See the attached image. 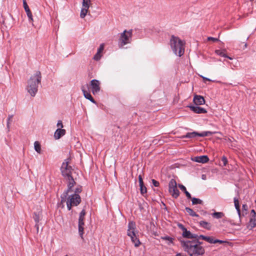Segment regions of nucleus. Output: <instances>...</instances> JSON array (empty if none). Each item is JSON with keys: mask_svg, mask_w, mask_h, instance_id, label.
Returning a JSON list of instances; mask_svg holds the SVG:
<instances>
[{"mask_svg": "<svg viewBox=\"0 0 256 256\" xmlns=\"http://www.w3.org/2000/svg\"><path fill=\"white\" fill-rule=\"evenodd\" d=\"M180 243L184 250L190 256H198L204 252V248L196 240H180Z\"/></svg>", "mask_w": 256, "mask_h": 256, "instance_id": "obj_1", "label": "nucleus"}, {"mask_svg": "<svg viewBox=\"0 0 256 256\" xmlns=\"http://www.w3.org/2000/svg\"><path fill=\"white\" fill-rule=\"evenodd\" d=\"M42 75L40 71H36L28 81L27 92L32 96H34L38 90V86L41 82Z\"/></svg>", "mask_w": 256, "mask_h": 256, "instance_id": "obj_2", "label": "nucleus"}, {"mask_svg": "<svg viewBox=\"0 0 256 256\" xmlns=\"http://www.w3.org/2000/svg\"><path fill=\"white\" fill-rule=\"evenodd\" d=\"M184 42L179 38L172 36L170 40V44L174 52L177 56H181L184 52Z\"/></svg>", "mask_w": 256, "mask_h": 256, "instance_id": "obj_3", "label": "nucleus"}, {"mask_svg": "<svg viewBox=\"0 0 256 256\" xmlns=\"http://www.w3.org/2000/svg\"><path fill=\"white\" fill-rule=\"evenodd\" d=\"M136 229V223L132 221H130L128 224L127 234L130 238L132 242L134 244V246L136 247H138L140 244V242L136 236L135 232Z\"/></svg>", "mask_w": 256, "mask_h": 256, "instance_id": "obj_4", "label": "nucleus"}, {"mask_svg": "<svg viewBox=\"0 0 256 256\" xmlns=\"http://www.w3.org/2000/svg\"><path fill=\"white\" fill-rule=\"evenodd\" d=\"M132 36V30H124L122 33L120 34V38L118 40V44L120 48L130 43Z\"/></svg>", "mask_w": 256, "mask_h": 256, "instance_id": "obj_5", "label": "nucleus"}, {"mask_svg": "<svg viewBox=\"0 0 256 256\" xmlns=\"http://www.w3.org/2000/svg\"><path fill=\"white\" fill-rule=\"evenodd\" d=\"M168 192L171 196L176 198L180 195V192L177 188V184L176 181L172 179L168 184Z\"/></svg>", "mask_w": 256, "mask_h": 256, "instance_id": "obj_6", "label": "nucleus"}, {"mask_svg": "<svg viewBox=\"0 0 256 256\" xmlns=\"http://www.w3.org/2000/svg\"><path fill=\"white\" fill-rule=\"evenodd\" d=\"M72 168L70 166H68V162H64L61 166V172L62 176L66 178L72 177Z\"/></svg>", "mask_w": 256, "mask_h": 256, "instance_id": "obj_7", "label": "nucleus"}, {"mask_svg": "<svg viewBox=\"0 0 256 256\" xmlns=\"http://www.w3.org/2000/svg\"><path fill=\"white\" fill-rule=\"evenodd\" d=\"M212 134V133L210 132H204L202 133H198L197 132H194L187 133L186 135L182 136L181 138H194L197 136L204 137L210 136Z\"/></svg>", "mask_w": 256, "mask_h": 256, "instance_id": "obj_8", "label": "nucleus"}, {"mask_svg": "<svg viewBox=\"0 0 256 256\" xmlns=\"http://www.w3.org/2000/svg\"><path fill=\"white\" fill-rule=\"evenodd\" d=\"M90 4V0H82V8L80 14L81 18H84L86 15Z\"/></svg>", "mask_w": 256, "mask_h": 256, "instance_id": "obj_9", "label": "nucleus"}, {"mask_svg": "<svg viewBox=\"0 0 256 256\" xmlns=\"http://www.w3.org/2000/svg\"><path fill=\"white\" fill-rule=\"evenodd\" d=\"M67 201L71 203L73 206H77L80 204L81 198L79 194H74L68 196Z\"/></svg>", "mask_w": 256, "mask_h": 256, "instance_id": "obj_10", "label": "nucleus"}, {"mask_svg": "<svg viewBox=\"0 0 256 256\" xmlns=\"http://www.w3.org/2000/svg\"><path fill=\"white\" fill-rule=\"evenodd\" d=\"M90 86L94 94H97L100 90V82L96 80H92L90 81Z\"/></svg>", "mask_w": 256, "mask_h": 256, "instance_id": "obj_11", "label": "nucleus"}, {"mask_svg": "<svg viewBox=\"0 0 256 256\" xmlns=\"http://www.w3.org/2000/svg\"><path fill=\"white\" fill-rule=\"evenodd\" d=\"M256 226V212L254 210H251L250 218L248 225L250 229H252Z\"/></svg>", "mask_w": 256, "mask_h": 256, "instance_id": "obj_12", "label": "nucleus"}, {"mask_svg": "<svg viewBox=\"0 0 256 256\" xmlns=\"http://www.w3.org/2000/svg\"><path fill=\"white\" fill-rule=\"evenodd\" d=\"M88 84L86 86H84L82 87V90L84 94V95L86 99L89 100L90 102H92L94 104H96V101L91 96L89 92H87L86 90V88H88Z\"/></svg>", "mask_w": 256, "mask_h": 256, "instance_id": "obj_13", "label": "nucleus"}, {"mask_svg": "<svg viewBox=\"0 0 256 256\" xmlns=\"http://www.w3.org/2000/svg\"><path fill=\"white\" fill-rule=\"evenodd\" d=\"M193 161L200 163H206L209 160V158L206 156H196L192 159Z\"/></svg>", "mask_w": 256, "mask_h": 256, "instance_id": "obj_14", "label": "nucleus"}, {"mask_svg": "<svg viewBox=\"0 0 256 256\" xmlns=\"http://www.w3.org/2000/svg\"><path fill=\"white\" fill-rule=\"evenodd\" d=\"M66 133L64 129L58 128L54 134V138L56 140L60 139L62 136H64Z\"/></svg>", "mask_w": 256, "mask_h": 256, "instance_id": "obj_15", "label": "nucleus"}, {"mask_svg": "<svg viewBox=\"0 0 256 256\" xmlns=\"http://www.w3.org/2000/svg\"><path fill=\"white\" fill-rule=\"evenodd\" d=\"M189 107L192 112L196 114H205L206 112L205 108L198 106H190Z\"/></svg>", "mask_w": 256, "mask_h": 256, "instance_id": "obj_16", "label": "nucleus"}, {"mask_svg": "<svg viewBox=\"0 0 256 256\" xmlns=\"http://www.w3.org/2000/svg\"><path fill=\"white\" fill-rule=\"evenodd\" d=\"M194 102L196 105L198 106L204 104L205 100L202 96H196L194 98Z\"/></svg>", "mask_w": 256, "mask_h": 256, "instance_id": "obj_17", "label": "nucleus"}, {"mask_svg": "<svg viewBox=\"0 0 256 256\" xmlns=\"http://www.w3.org/2000/svg\"><path fill=\"white\" fill-rule=\"evenodd\" d=\"M68 178V188L66 192H72V188L74 186L76 182L72 176L70 177V178Z\"/></svg>", "mask_w": 256, "mask_h": 256, "instance_id": "obj_18", "label": "nucleus"}, {"mask_svg": "<svg viewBox=\"0 0 256 256\" xmlns=\"http://www.w3.org/2000/svg\"><path fill=\"white\" fill-rule=\"evenodd\" d=\"M182 236L184 238H196L198 236L196 234H192L190 231L187 230L185 228H183Z\"/></svg>", "mask_w": 256, "mask_h": 256, "instance_id": "obj_19", "label": "nucleus"}, {"mask_svg": "<svg viewBox=\"0 0 256 256\" xmlns=\"http://www.w3.org/2000/svg\"><path fill=\"white\" fill-rule=\"evenodd\" d=\"M41 214H42L41 211H38L37 212H34V221L36 222V226L37 227V230H38V224L40 220Z\"/></svg>", "mask_w": 256, "mask_h": 256, "instance_id": "obj_20", "label": "nucleus"}, {"mask_svg": "<svg viewBox=\"0 0 256 256\" xmlns=\"http://www.w3.org/2000/svg\"><path fill=\"white\" fill-rule=\"evenodd\" d=\"M199 224L202 228L208 230H210L212 228V224L204 220L200 222Z\"/></svg>", "mask_w": 256, "mask_h": 256, "instance_id": "obj_21", "label": "nucleus"}, {"mask_svg": "<svg viewBox=\"0 0 256 256\" xmlns=\"http://www.w3.org/2000/svg\"><path fill=\"white\" fill-rule=\"evenodd\" d=\"M234 206L236 208V211L239 216V217L240 218L241 214H240V206L239 204V201H238V198H234Z\"/></svg>", "mask_w": 256, "mask_h": 256, "instance_id": "obj_22", "label": "nucleus"}, {"mask_svg": "<svg viewBox=\"0 0 256 256\" xmlns=\"http://www.w3.org/2000/svg\"><path fill=\"white\" fill-rule=\"evenodd\" d=\"M200 238L206 240L210 244H214V239L212 236H206L202 235L200 236Z\"/></svg>", "mask_w": 256, "mask_h": 256, "instance_id": "obj_23", "label": "nucleus"}, {"mask_svg": "<svg viewBox=\"0 0 256 256\" xmlns=\"http://www.w3.org/2000/svg\"><path fill=\"white\" fill-rule=\"evenodd\" d=\"M68 194V192H64L63 193V194L61 196V200L59 204L60 206H62V207L64 208V206L63 204L64 202H66V197H67Z\"/></svg>", "mask_w": 256, "mask_h": 256, "instance_id": "obj_24", "label": "nucleus"}, {"mask_svg": "<svg viewBox=\"0 0 256 256\" xmlns=\"http://www.w3.org/2000/svg\"><path fill=\"white\" fill-rule=\"evenodd\" d=\"M84 224H78V234L82 239H84L83 234H84Z\"/></svg>", "mask_w": 256, "mask_h": 256, "instance_id": "obj_25", "label": "nucleus"}, {"mask_svg": "<svg viewBox=\"0 0 256 256\" xmlns=\"http://www.w3.org/2000/svg\"><path fill=\"white\" fill-rule=\"evenodd\" d=\"M178 187L182 192H184L188 198H191L190 194L187 191L186 188L184 185L179 184Z\"/></svg>", "mask_w": 256, "mask_h": 256, "instance_id": "obj_26", "label": "nucleus"}, {"mask_svg": "<svg viewBox=\"0 0 256 256\" xmlns=\"http://www.w3.org/2000/svg\"><path fill=\"white\" fill-rule=\"evenodd\" d=\"M86 215V212L84 210H82L78 218V224H84V220Z\"/></svg>", "mask_w": 256, "mask_h": 256, "instance_id": "obj_27", "label": "nucleus"}, {"mask_svg": "<svg viewBox=\"0 0 256 256\" xmlns=\"http://www.w3.org/2000/svg\"><path fill=\"white\" fill-rule=\"evenodd\" d=\"M216 53L218 55V56H222V57H224V58H228V59L230 60H232V58H231V57H230L228 56L224 52V51H222V50H216L215 51Z\"/></svg>", "mask_w": 256, "mask_h": 256, "instance_id": "obj_28", "label": "nucleus"}, {"mask_svg": "<svg viewBox=\"0 0 256 256\" xmlns=\"http://www.w3.org/2000/svg\"><path fill=\"white\" fill-rule=\"evenodd\" d=\"M34 148L35 150L38 154H40L42 152L41 146L38 141H36L34 142Z\"/></svg>", "mask_w": 256, "mask_h": 256, "instance_id": "obj_29", "label": "nucleus"}, {"mask_svg": "<svg viewBox=\"0 0 256 256\" xmlns=\"http://www.w3.org/2000/svg\"><path fill=\"white\" fill-rule=\"evenodd\" d=\"M186 212L192 216H196L198 217V215L197 214L196 212H194L192 208L186 207Z\"/></svg>", "mask_w": 256, "mask_h": 256, "instance_id": "obj_30", "label": "nucleus"}, {"mask_svg": "<svg viewBox=\"0 0 256 256\" xmlns=\"http://www.w3.org/2000/svg\"><path fill=\"white\" fill-rule=\"evenodd\" d=\"M191 199H192V204L193 205L198 204H202L203 203L202 200H200L199 198L191 197Z\"/></svg>", "mask_w": 256, "mask_h": 256, "instance_id": "obj_31", "label": "nucleus"}, {"mask_svg": "<svg viewBox=\"0 0 256 256\" xmlns=\"http://www.w3.org/2000/svg\"><path fill=\"white\" fill-rule=\"evenodd\" d=\"M212 216L216 218H220L224 216V214L222 212H214L212 214Z\"/></svg>", "mask_w": 256, "mask_h": 256, "instance_id": "obj_32", "label": "nucleus"}, {"mask_svg": "<svg viewBox=\"0 0 256 256\" xmlns=\"http://www.w3.org/2000/svg\"><path fill=\"white\" fill-rule=\"evenodd\" d=\"M12 118H13V115H12H12H8V119H7L6 126H7V128L8 130L10 129V124H11V123L12 122Z\"/></svg>", "mask_w": 256, "mask_h": 256, "instance_id": "obj_33", "label": "nucleus"}, {"mask_svg": "<svg viewBox=\"0 0 256 256\" xmlns=\"http://www.w3.org/2000/svg\"><path fill=\"white\" fill-rule=\"evenodd\" d=\"M162 239L164 240H168V244H172V243L173 242V238L170 237V236H163V237H162Z\"/></svg>", "mask_w": 256, "mask_h": 256, "instance_id": "obj_34", "label": "nucleus"}, {"mask_svg": "<svg viewBox=\"0 0 256 256\" xmlns=\"http://www.w3.org/2000/svg\"><path fill=\"white\" fill-rule=\"evenodd\" d=\"M140 192L142 194H146L147 192L146 187L144 186V184L140 185Z\"/></svg>", "mask_w": 256, "mask_h": 256, "instance_id": "obj_35", "label": "nucleus"}, {"mask_svg": "<svg viewBox=\"0 0 256 256\" xmlns=\"http://www.w3.org/2000/svg\"><path fill=\"white\" fill-rule=\"evenodd\" d=\"M23 5H24V10H25L26 12H28V11H29L30 10L29 8H28V5L27 4V3H26V0H24V4H23Z\"/></svg>", "mask_w": 256, "mask_h": 256, "instance_id": "obj_36", "label": "nucleus"}, {"mask_svg": "<svg viewBox=\"0 0 256 256\" xmlns=\"http://www.w3.org/2000/svg\"><path fill=\"white\" fill-rule=\"evenodd\" d=\"M101 54L100 53H98V52L94 56V59L96 60H98L101 58Z\"/></svg>", "mask_w": 256, "mask_h": 256, "instance_id": "obj_37", "label": "nucleus"}, {"mask_svg": "<svg viewBox=\"0 0 256 256\" xmlns=\"http://www.w3.org/2000/svg\"><path fill=\"white\" fill-rule=\"evenodd\" d=\"M222 162L223 163V166H226L228 164L227 158L225 156H223L222 158Z\"/></svg>", "mask_w": 256, "mask_h": 256, "instance_id": "obj_38", "label": "nucleus"}, {"mask_svg": "<svg viewBox=\"0 0 256 256\" xmlns=\"http://www.w3.org/2000/svg\"><path fill=\"white\" fill-rule=\"evenodd\" d=\"M104 50V44H100L99 48H98L97 52L98 53H101V52H102Z\"/></svg>", "mask_w": 256, "mask_h": 256, "instance_id": "obj_39", "label": "nucleus"}, {"mask_svg": "<svg viewBox=\"0 0 256 256\" xmlns=\"http://www.w3.org/2000/svg\"><path fill=\"white\" fill-rule=\"evenodd\" d=\"M82 190V189L81 186L78 187L74 190V194H78L79 193L81 192Z\"/></svg>", "mask_w": 256, "mask_h": 256, "instance_id": "obj_40", "label": "nucleus"}, {"mask_svg": "<svg viewBox=\"0 0 256 256\" xmlns=\"http://www.w3.org/2000/svg\"><path fill=\"white\" fill-rule=\"evenodd\" d=\"M26 12V14H27L28 18H29V19L30 20H32V14L30 10L29 11Z\"/></svg>", "mask_w": 256, "mask_h": 256, "instance_id": "obj_41", "label": "nucleus"}, {"mask_svg": "<svg viewBox=\"0 0 256 256\" xmlns=\"http://www.w3.org/2000/svg\"><path fill=\"white\" fill-rule=\"evenodd\" d=\"M56 126H57L58 128H63V126H64L62 122V120H58V123H57Z\"/></svg>", "mask_w": 256, "mask_h": 256, "instance_id": "obj_42", "label": "nucleus"}, {"mask_svg": "<svg viewBox=\"0 0 256 256\" xmlns=\"http://www.w3.org/2000/svg\"><path fill=\"white\" fill-rule=\"evenodd\" d=\"M208 41L212 40L214 42H216L218 41V39L210 36V37L208 38Z\"/></svg>", "mask_w": 256, "mask_h": 256, "instance_id": "obj_43", "label": "nucleus"}, {"mask_svg": "<svg viewBox=\"0 0 256 256\" xmlns=\"http://www.w3.org/2000/svg\"><path fill=\"white\" fill-rule=\"evenodd\" d=\"M152 183L154 184V186H156V187L158 186H159V184H160L158 182V181H156V180H154V179L152 180Z\"/></svg>", "mask_w": 256, "mask_h": 256, "instance_id": "obj_44", "label": "nucleus"}, {"mask_svg": "<svg viewBox=\"0 0 256 256\" xmlns=\"http://www.w3.org/2000/svg\"><path fill=\"white\" fill-rule=\"evenodd\" d=\"M66 206H67L68 209L69 210H70L72 209V206H73L72 204H71V203H70L69 202H68L67 200H66Z\"/></svg>", "mask_w": 256, "mask_h": 256, "instance_id": "obj_45", "label": "nucleus"}, {"mask_svg": "<svg viewBox=\"0 0 256 256\" xmlns=\"http://www.w3.org/2000/svg\"><path fill=\"white\" fill-rule=\"evenodd\" d=\"M224 242H226V241H224V240H215L214 239V244L219 243L220 244H224Z\"/></svg>", "mask_w": 256, "mask_h": 256, "instance_id": "obj_46", "label": "nucleus"}, {"mask_svg": "<svg viewBox=\"0 0 256 256\" xmlns=\"http://www.w3.org/2000/svg\"><path fill=\"white\" fill-rule=\"evenodd\" d=\"M138 180H139L140 185H142L144 184L142 178V176L141 175H139V176H138Z\"/></svg>", "mask_w": 256, "mask_h": 256, "instance_id": "obj_47", "label": "nucleus"}, {"mask_svg": "<svg viewBox=\"0 0 256 256\" xmlns=\"http://www.w3.org/2000/svg\"><path fill=\"white\" fill-rule=\"evenodd\" d=\"M202 78L203 80H204V82H205L206 80L207 81H210V82H214L213 80H210V78H206L204 76H202Z\"/></svg>", "mask_w": 256, "mask_h": 256, "instance_id": "obj_48", "label": "nucleus"}, {"mask_svg": "<svg viewBox=\"0 0 256 256\" xmlns=\"http://www.w3.org/2000/svg\"><path fill=\"white\" fill-rule=\"evenodd\" d=\"M242 210H245V211H247L248 210V206L246 204H242Z\"/></svg>", "mask_w": 256, "mask_h": 256, "instance_id": "obj_49", "label": "nucleus"}, {"mask_svg": "<svg viewBox=\"0 0 256 256\" xmlns=\"http://www.w3.org/2000/svg\"><path fill=\"white\" fill-rule=\"evenodd\" d=\"M246 46H247V44H244V48H246Z\"/></svg>", "mask_w": 256, "mask_h": 256, "instance_id": "obj_50", "label": "nucleus"}, {"mask_svg": "<svg viewBox=\"0 0 256 256\" xmlns=\"http://www.w3.org/2000/svg\"><path fill=\"white\" fill-rule=\"evenodd\" d=\"M225 84L228 85V84H227V83H226V84Z\"/></svg>", "mask_w": 256, "mask_h": 256, "instance_id": "obj_51", "label": "nucleus"}, {"mask_svg": "<svg viewBox=\"0 0 256 256\" xmlns=\"http://www.w3.org/2000/svg\"><path fill=\"white\" fill-rule=\"evenodd\" d=\"M202 176H203L202 179H204V175H202Z\"/></svg>", "mask_w": 256, "mask_h": 256, "instance_id": "obj_52", "label": "nucleus"}, {"mask_svg": "<svg viewBox=\"0 0 256 256\" xmlns=\"http://www.w3.org/2000/svg\"><path fill=\"white\" fill-rule=\"evenodd\" d=\"M202 176H203L202 179H204V175H202Z\"/></svg>", "mask_w": 256, "mask_h": 256, "instance_id": "obj_53", "label": "nucleus"}, {"mask_svg": "<svg viewBox=\"0 0 256 256\" xmlns=\"http://www.w3.org/2000/svg\"><path fill=\"white\" fill-rule=\"evenodd\" d=\"M202 176H203L202 179H204V175H202Z\"/></svg>", "mask_w": 256, "mask_h": 256, "instance_id": "obj_54", "label": "nucleus"}, {"mask_svg": "<svg viewBox=\"0 0 256 256\" xmlns=\"http://www.w3.org/2000/svg\"><path fill=\"white\" fill-rule=\"evenodd\" d=\"M68 256V255H66V256Z\"/></svg>", "mask_w": 256, "mask_h": 256, "instance_id": "obj_55", "label": "nucleus"}, {"mask_svg": "<svg viewBox=\"0 0 256 256\" xmlns=\"http://www.w3.org/2000/svg\"><path fill=\"white\" fill-rule=\"evenodd\" d=\"M251 1H253L254 0H250Z\"/></svg>", "mask_w": 256, "mask_h": 256, "instance_id": "obj_56", "label": "nucleus"}]
</instances>
